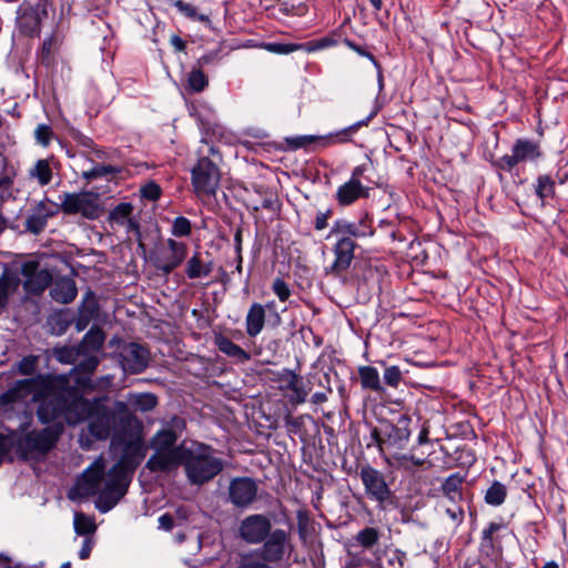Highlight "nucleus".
I'll list each match as a JSON object with an SVG mask.
<instances>
[{"mask_svg": "<svg viewBox=\"0 0 568 568\" xmlns=\"http://www.w3.org/2000/svg\"><path fill=\"white\" fill-rule=\"evenodd\" d=\"M129 485L126 470L121 462L105 473L102 457L93 462L79 478L77 489L82 496H98L97 508L106 513L125 495Z\"/></svg>", "mask_w": 568, "mask_h": 568, "instance_id": "f257e3e1", "label": "nucleus"}, {"mask_svg": "<svg viewBox=\"0 0 568 568\" xmlns=\"http://www.w3.org/2000/svg\"><path fill=\"white\" fill-rule=\"evenodd\" d=\"M88 422L79 435V443L83 448H90L94 440L106 439L114 427V417L110 408L99 400H89L71 389L67 395L64 422L69 425H78Z\"/></svg>", "mask_w": 568, "mask_h": 568, "instance_id": "f03ea898", "label": "nucleus"}, {"mask_svg": "<svg viewBox=\"0 0 568 568\" xmlns=\"http://www.w3.org/2000/svg\"><path fill=\"white\" fill-rule=\"evenodd\" d=\"M21 387L33 394V400L39 402L38 418L43 424L63 430L67 395H71L69 377L65 375L40 376L20 383Z\"/></svg>", "mask_w": 568, "mask_h": 568, "instance_id": "7ed1b4c3", "label": "nucleus"}, {"mask_svg": "<svg viewBox=\"0 0 568 568\" xmlns=\"http://www.w3.org/2000/svg\"><path fill=\"white\" fill-rule=\"evenodd\" d=\"M173 428L158 430L149 442L153 454L146 462V468L151 471L171 473L182 464L184 445H175L181 432L185 427L184 420L174 417Z\"/></svg>", "mask_w": 568, "mask_h": 568, "instance_id": "20e7f679", "label": "nucleus"}, {"mask_svg": "<svg viewBox=\"0 0 568 568\" xmlns=\"http://www.w3.org/2000/svg\"><path fill=\"white\" fill-rule=\"evenodd\" d=\"M187 480L201 486L211 481L224 469V462L215 456V450L204 444H194L185 448L182 464Z\"/></svg>", "mask_w": 568, "mask_h": 568, "instance_id": "39448f33", "label": "nucleus"}, {"mask_svg": "<svg viewBox=\"0 0 568 568\" xmlns=\"http://www.w3.org/2000/svg\"><path fill=\"white\" fill-rule=\"evenodd\" d=\"M363 235L355 223L345 220H338L334 223L328 235V237L336 239L333 248L334 262L326 268L327 274L339 275L351 266L356 247L354 239Z\"/></svg>", "mask_w": 568, "mask_h": 568, "instance_id": "423d86ee", "label": "nucleus"}, {"mask_svg": "<svg viewBox=\"0 0 568 568\" xmlns=\"http://www.w3.org/2000/svg\"><path fill=\"white\" fill-rule=\"evenodd\" d=\"M191 181L194 193L200 199L215 195L221 181V172L209 158H201L193 166Z\"/></svg>", "mask_w": 568, "mask_h": 568, "instance_id": "0eeeda50", "label": "nucleus"}, {"mask_svg": "<svg viewBox=\"0 0 568 568\" xmlns=\"http://www.w3.org/2000/svg\"><path fill=\"white\" fill-rule=\"evenodd\" d=\"M187 255V245L183 242L168 239L150 254L152 265L163 275H169L179 267Z\"/></svg>", "mask_w": 568, "mask_h": 568, "instance_id": "6e6552de", "label": "nucleus"}, {"mask_svg": "<svg viewBox=\"0 0 568 568\" xmlns=\"http://www.w3.org/2000/svg\"><path fill=\"white\" fill-rule=\"evenodd\" d=\"M61 433V427L59 426H49L42 430H32L20 442V449L31 457L43 456L52 449Z\"/></svg>", "mask_w": 568, "mask_h": 568, "instance_id": "1a4fd4ad", "label": "nucleus"}, {"mask_svg": "<svg viewBox=\"0 0 568 568\" xmlns=\"http://www.w3.org/2000/svg\"><path fill=\"white\" fill-rule=\"evenodd\" d=\"M359 477L369 499L378 503L382 508H384L387 503L392 501L393 494L386 483L384 474L366 465L361 468Z\"/></svg>", "mask_w": 568, "mask_h": 568, "instance_id": "9d476101", "label": "nucleus"}, {"mask_svg": "<svg viewBox=\"0 0 568 568\" xmlns=\"http://www.w3.org/2000/svg\"><path fill=\"white\" fill-rule=\"evenodd\" d=\"M60 209L65 214L80 213L87 219L99 216V195L92 192L65 193Z\"/></svg>", "mask_w": 568, "mask_h": 568, "instance_id": "9b49d317", "label": "nucleus"}, {"mask_svg": "<svg viewBox=\"0 0 568 568\" xmlns=\"http://www.w3.org/2000/svg\"><path fill=\"white\" fill-rule=\"evenodd\" d=\"M271 532L272 523L262 514L245 517L239 526V537L250 545L263 542Z\"/></svg>", "mask_w": 568, "mask_h": 568, "instance_id": "f8f14e48", "label": "nucleus"}, {"mask_svg": "<svg viewBox=\"0 0 568 568\" xmlns=\"http://www.w3.org/2000/svg\"><path fill=\"white\" fill-rule=\"evenodd\" d=\"M288 541L290 537L285 530L275 529L266 537L261 548L252 550L258 551L260 557L267 564L278 562L283 559L286 552Z\"/></svg>", "mask_w": 568, "mask_h": 568, "instance_id": "ddd939ff", "label": "nucleus"}, {"mask_svg": "<svg viewBox=\"0 0 568 568\" xmlns=\"http://www.w3.org/2000/svg\"><path fill=\"white\" fill-rule=\"evenodd\" d=\"M257 484L250 477L233 478L229 486V498L239 508L248 507L257 495Z\"/></svg>", "mask_w": 568, "mask_h": 568, "instance_id": "4468645a", "label": "nucleus"}, {"mask_svg": "<svg viewBox=\"0 0 568 568\" xmlns=\"http://www.w3.org/2000/svg\"><path fill=\"white\" fill-rule=\"evenodd\" d=\"M540 156L539 145L529 140H517L513 148V154L504 155L497 162V165L501 170H511L515 165L520 162L531 161Z\"/></svg>", "mask_w": 568, "mask_h": 568, "instance_id": "2eb2a0df", "label": "nucleus"}, {"mask_svg": "<svg viewBox=\"0 0 568 568\" xmlns=\"http://www.w3.org/2000/svg\"><path fill=\"white\" fill-rule=\"evenodd\" d=\"M24 288L32 294H40L51 283L52 276L48 270L40 268L38 262H27L21 267Z\"/></svg>", "mask_w": 568, "mask_h": 568, "instance_id": "dca6fc26", "label": "nucleus"}, {"mask_svg": "<svg viewBox=\"0 0 568 568\" xmlns=\"http://www.w3.org/2000/svg\"><path fill=\"white\" fill-rule=\"evenodd\" d=\"M121 358V364L125 372L138 374L148 366L149 352L136 343H130L123 347Z\"/></svg>", "mask_w": 568, "mask_h": 568, "instance_id": "f3484780", "label": "nucleus"}, {"mask_svg": "<svg viewBox=\"0 0 568 568\" xmlns=\"http://www.w3.org/2000/svg\"><path fill=\"white\" fill-rule=\"evenodd\" d=\"M59 207L50 201H40L26 221V227L33 234H39L47 225L48 219L57 214Z\"/></svg>", "mask_w": 568, "mask_h": 568, "instance_id": "a211bd4d", "label": "nucleus"}, {"mask_svg": "<svg viewBox=\"0 0 568 568\" xmlns=\"http://www.w3.org/2000/svg\"><path fill=\"white\" fill-rule=\"evenodd\" d=\"M409 425L410 418L407 415H402L396 424L388 425L385 430L386 445L398 449L404 448L412 434Z\"/></svg>", "mask_w": 568, "mask_h": 568, "instance_id": "6ab92c4d", "label": "nucleus"}, {"mask_svg": "<svg viewBox=\"0 0 568 568\" xmlns=\"http://www.w3.org/2000/svg\"><path fill=\"white\" fill-rule=\"evenodd\" d=\"M367 196L368 187L364 186L361 182H355V180H348L336 192V200L341 205H349L359 197Z\"/></svg>", "mask_w": 568, "mask_h": 568, "instance_id": "aec40b11", "label": "nucleus"}, {"mask_svg": "<svg viewBox=\"0 0 568 568\" xmlns=\"http://www.w3.org/2000/svg\"><path fill=\"white\" fill-rule=\"evenodd\" d=\"M98 312L99 305L95 297L92 294H88L79 308V314L74 323L77 331H84L89 323L98 316Z\"/></svg>", "mask_w": 568, "mask_h": 568, "instance_id": "412c9836", "label": "nucleus"}, {"mask_svg": "<svg viewBox=\"0 0 568 568\" xmlns=\"http://www.w3.org/2000/svg\"><path fill=\"white\" fill-rule=\"evenodd\" d=\"M265 324V308L260 303H253L246 315V333L250 337L258 335Z\"/></svg>", "mask_w": 568, "mask_h": 568, "instance_id": "4be33fe9", "label": "nucleus"}, {"mask_svg": "<svg viewBox=\"0 0 568 568\" xmlns=\"http://www.w3.org/2000/svg\"><path fill=\"white\" fill-rule=\"evenodd\" d=\"M214 344L220 352L224 353L229 357L236 359L240 363L248 362L251 358L248 353H246L242 347L222 334H216L214 336Z\"/></svg>", "mask_w": 568, "mask_h": 568, "instance_id": "5701e85b", "label": "nucleus"}, {"mask_svg": "<svg viewBox=\"0 0 568 568\" xmlns=\"http://www.w3.org/2000/svg\"><path fill=\"white\" fill-rule=\"evenodd\" d=\"M213 271V263L203 262L201 253L195 252L186 262L185 274L190 280H196L209 276Z\"/></svg>", "mask_w": 568, "mask_h": 568, "instance_id": "b1692460", "label": "nucleus"}, {"mask_svg": "<svg viewBox=\"0 0 568 568\" xmlns=\"http://www.w3.org/2000/svg\"><path fill=\"white\" fill-rule=\"evenodd\" d=\"M51 296L59 303L68 304L77 296V286L70 278H61L51 287Z\"/></svg>", "mask_w": 568, "mask_h": 568, "instance_id": "393cba45", "label": "nucleus"}, {"mask_svg": "<svg viewBox=\"0 0 568 568\" xmlns=\"http://www.w3.org/2000/svg\"><path fill=\"white\" fill-rule=\"evenodd\" d=\"M104 339L103 331L99 327H92L79 344L82 355L97 353L102 347Z\"/></svg>", "mask_w": 568, "mask_h": 568, "instance_id": "a878e982", "label": "nucleus"}, {"mask_svg": "<svg viewBox=\"0 0 568 568\" xmlns=\"http://www.w3.org/2000/svg\"><path fill=\"white\" fill-rule=\"evenodd\" d=\"M361 384L363 388H368L377 393H382L384 390L378 371L373 366H362L358 369Z\"/></svg>", "mask_w": 568, "mask_h": 568, "instance_id": "bb28decb", "label": "nucleus"}, {"mask_svg": "<svg viewBox=\"0 0 568 568\" xmlns=\"http://www.w3.org/2000/svg\"><path fill=\"white\" fill-rule=\"evenodd\" d=\"M287 388L293 393L291 402L293 404H303L308 395L307 389L304 386L303 378L295 373H291L287 383Z\"/></svg>", "mask_w": 568, "mask_h": 568, "instance_id": "cd10ccee", "label": "nucleus"}, {"mask_svg": "<svg viewBox=\"0 0 568 568\" xmlns=\"http://www.w3.org/2000/svg\"><path fill=\"white\" fill-rule=\"evenodd\" d=\"M74 530L78 535L92 537L97 530V525L93 517L83 513H75L73 520Z\"/></svg>", "mask_w": 568, "mask_h": 568, "instance_id": "c85d7f7f", "label": "nucleus"}, {"mask_svg": "<svg viewBox=\"0 0 568 568\" xmlns=\"http://www.w3.org/2000/svg\"><path fill=\"white\" fill-rule=\"evenodd\" d=\"M463 481V477L459 475L449 476L442 487L445 496L454 503L459 501L462 499Z\"/></svg>", "mask_w": 568, "mask_h": 568, "instance_id": "c756f323", "label": "nucleus"}, {"mask_svg": "<svg viewBox=\"0 0 568 568\" xmlns=\"http://www.w3.org/2000/svg\"><path fill=\"white\" fill-rule=\"evenodd\" d=\"M128 403L130 404V406L134 407L135 409H139L141 412H149L155 407L158 402H156V397L154 395L144 393V394H129Z\"/></svg>", "mask_w": 568, "mask_h": 568, "instance_id": "7c9ffc66", "label": "nucleus"}, {"mask_svg": "<svg viewBox=\"0 0 568 568\" xmlns=\"http://www.w3.org/2000/svg\"><path fill=\"white\" fill-rule=\"evenodd\" d=\"M30 176L37 179L40 185H47L52 180V170L48 160H38L29 172Z\"/></svg>", "mask_w": 568, "mask_h": 568, "instance_id": "2f4dec72", "label": "nucleus"}, {"mask_svg": "<svg viewBox=\"0 0 568 568\" xmlns=\"http://www.w3.org/2000/svg\"><path fill=\"white\" fill-rule=\"evenodd\" d=\"M237 568H271V566L260 557L258 551L248 550L239 555Z\"/></svg>", "mask_w": 568, "mask_h": 568, "instance_id": "473e14b6", "label": "nucleus"}, {"mask_svg": "<svg viewBox=\"0 0 568 568\" xmlns=\"http://www.w3.org/2000/svg\"><path fill=\"white\" fill-rule=\"evenodd\" d=\"M507 496L506 486L499 481H494L487 489L485 501L491 506H500Z\"/></svg>", "mask_w": 568, "mask_h": 568, "instance_id": "72a5a7b5", "label": "nucleus"}, {"mask_svg": "<svg viewBox=\"0 0 568 568\" xmlns=\"http://www.w3.org/2000/svg\"><path fill=\"white\" fill-rule=\"evenodd\" d=\"M89 375L90 374L83 373L77 368L72 369L70 375H67L74 394H78L80 389H91L93 387Z\"/></svg>", "mask_w": 568, "mask_h": 568, "instance_id": "f704fd0d", "label": "nucleus"}, {"mask_svg": "<svg viewBox=\"0 0 568 568\" xmlns=\"http://www.w3.org/2000/svg\"><path fill=\"white\" fill-rule=\"evenodd\" d=\"M54 357L62 364H73L82 352L78 346H64L53 349Z\"/></svg>", "mask_w": 568, "mask_h": 568, "instance_id": "c9c22d12", "label": "nucleus"}, {"mask_svg": "<svg viewBox=\"0 0 568 568\" xmlns=\"http://www.w3.org/2000/svg\"><path fill=\"white\" fill-rule=\"evenodd\" d=\"M356 541L365 549H371L379 540V531L376 528L367 527L359 530L355 536Z\"/></svg>", "mask_w": 568, "mask_h": 568, "instance_id": "e433bc0d", "label": "nucleus"}, {"mask_svg": "<svg viewBox=\"0 0 568 568\" xmlns=\"http://www.w3.org/2000/svg\"><path fill=\"white\" fill-rule=\"evenodd\" d=\"M207 84V77L201 69H194L187 74V90L190 92H201Z\"/></svg>", "mask_w": 568, "mask_h": 568, "instance_id": "4c0bfd02", "label": "nucleus"}, {"mask_svg": "<svg viewBox=\"0 0 568 568\" xmlns=\"http://www.w3.org/2000/svg\"><path fill=\"white\" fill-rule=\"evenodd\" d=\"M120 169L109 165V164H98L92 168L90 171L83 172L82 176L87 180H94L101 176H105L109 174L119 173Z\"/></svg>", "mask_w": 568, "mask_h": 568, "instance_id": "58836bf2", "label": "nucleus"}, {"mask_svg": "<svg viewBox=\"0 0 568 568\" xmlns=\"http://www.w3.org/2000/svg\"><path fill=\"white\" fill-rule=\"evenodd\" d=\"M133 206L130 203H120L110 213V219L119 224H124L131 215Z\"/></svg>", "mask_w": 568, "mask_h": 568, "instance_id": "ea45409f", "label": "nucleus"}, {"mask_svg": "<svg viewBox=\"0 0 568 568\" xmlns=\"http://www.w3.org/2000/svg\"><path fill=\"white\" fill-rule=\"evenodd\" d=\"M192 225L191 222L183 216H179L173 221L172 234L174 236H187L191 234Z\"/></svg>", "mask_w": 568, "mask_h": 568, "instance_id": "a19ab883", "label": "nucleus"}, {"mask_svg": "<svg viewBox=\"0 0 568 568\" xmlns=\"http://www.w3.org/2000/svg\"><path fill=\"white\" fill-rule=\"evenodd\" d=\"M262 48L273 53L288 54L298 49H302V45L292 43H265L262 45Z\"/></svg>", "mask_w": 568, "mask_h": 568, "instance_id": "79ce46f5", "label": "nucleus"}, {"mask_svg": "<svg viewBox=\"0 0 568 568\" xmlns=\"http://www.w3.org/2000/svg\"><path fill=\"white\" fill-rule=\"evenodd\" d=\"M554 181L548 175L539 176L537 184V194L542 200L554 193Z\"/></svg>", "mask_w": 568, "mask_h": 568, "instance_id": "37998d69", "label": "nucleus"}, {"mask_svg": "<svg viewBox=\"0 0 568 568\" xmlns=\"http://www.w3.org/2000/svg\"><path fill=\"white\" fill-rule=\"evenodd\" d=\"M34 136L38 143H40L42 146H48L51 142V139L53 136L52 129L47 124H39L36 128Z\"/></svg>", "mask_w": 568, "mask_h": 568, "instance_id": "c03bdc74", "label": "nucleus"}, {"mask_svg": "<svg viewBox=\"0 0 568 568\" xmlns=\"http://www.w3.org/2000/svg\"><path fill=\"white\" fill-rule=\"evenodd\" d=\"M384 381L390 387H398L402 381V372L397 366H388L384 371Z\"/></svg>", "mask_w": 568, "mask_h": 568, "instance_id": "a18cd8bd", "label": "nucleus"}, {"mask_svg": "<svg viewBox=\"0 0 568 568\" xmlns=\"http://www.w3.org/2000/svg\"><path fill=\"white\" fill-rule=\"evenodd\" d=\"M272 290L281 302H286L291 296V290L288 285L280 277L274 280Z\"/></svg>", "mask_w": 568, "mask_h": 568, "instance_id": "49530a36", "label": "nucleus"}, {"mask_svg": "<svg viewBox=\"0 0 568 568\" xmlns=\"http://www.w3.org/2000/svg\"><path fill=\"white\" fill-rule=\"evenodd\" d=\"M129 405L130 404L128 402H115L113 410L110 409L114 420L116 419V415L123 419H126L128 423H131L134 419L129 412Z\"/></svg>", "mask_w": 568, "mask_h": 568, "instance_id": "de8ad7c7", "label": "nucleus"}, {"mask_svg": "<svg viewBox=\"0 0 568 568\" xmlns=\"http://www.w3.org/2000/svg\"><path fill=\"white\" fill-rule=\"evenodd\" d=\"M141 194L143 197L148 200H158L161 195V189L160 186L154 182H149L141 189Z\"/></svg>", "mask_w": 568, "mask_h": 568, "instance_id": "09e8293b", "label": "nucleus"}, {"mask_svg": "<svg viewBox=\"0 0 568 568\" xmlns=\"http://www.w3.org/2000/svg\"><path fill=\"white\" fill-rule=\"evenodd\" d=\"M334 43V40L331 38H323L315 41L307 42L305 44H302V48H304L306 51H317L324 48H327Z\"/></svg>", "mask_w": 568, "mask_h": 568, "instance_id": "8fccbe9b", "label": "nucleus"}, {"mask_svg": "<svg viewBox=\"0 0 568 568\" xmlns=\"http://www.w3.org/2000/svg\"><path fill=\"white\" fill-rule=\"evenodd\" d=\"M87 358L84 361H82L75 368L83 372V373H88V374H91L98 366L99 364V359L97 356L94 355H85Z\"/></svg>", "mask_w": 568, "mask_h": 568, "instance_id": "3c124183", "label": "nucleus"}, {"mask_svg": "<svg viewBox=\"0 0 568 568\" xmlns=\"http://www.w3.org/2000/svg\"><path fill=\"white\" fill-rule=\"evenodd\" d=\"M13 288L11 287V281L7 276L0 277V307L4 306L8 300L9 293Z\"/></svg>", "mask_w": 568, "mask_h": 568, "instance_id": "603ef678", "label": "nucleus"}, {"mask_svg": "<svg viewBox=\"0 0 568 568\" xmlns=\"http://www.w3.org/2000/svg\"><path fill=\"white\" fill-rule=\"evenodd\" d=\"M36 365H37V357H34V356L24 357L19 363V371L24 375H30L34 372Z\"/></svg>", "mask_w": 568, "mask_h": 568, "instance_id": "864d4df0", "label": "nucleus"}, {"mask_svg": "<svg viewBox=\"0 0 568 568\" xmlns=\"http://www.w3.org/2000/svg\"><path fill=\"white\" fill-rule=\"evenodd\" d=\"M128 450L132 452L141 460L145 456L146 447L141 438H136L129 444Z\"/></svg>", "mask_w": 568, "mask_h": 568, "instance_id": "5fc2aeb1", "label": "nucleus"}, {"mask_svg": "<svg viewBox=\"0 0 568 568\" xmlns=\"http://www.w3.org/2000/svg\"><path fill=\"white\" fill-rule=\"evenodd\" d=\"M12 445L13 440L10 437L0 434V465L10 453Z\"/></svg>", "mask_w": 568, "mask_h": 568, "instance_id": "6e6d98bb", "label": "nucleus"}, {"mask_svg": "<svg viewBox=\"0 0 568 568\" xmlns=\"http://www.w3.org/2000/svg\"><path fill=\"white\" fill-rule=\"evenodd\" d=\"M405 554L395 550L392 556L387 559L388 568H404Z\"/></svg>", "mask_w": 568, "mask_h": 568, "instance_id": "4d7b16f0", "label": "nucleus"}, {"mask_svg": "<svg viewBox=\"0 0 568 568\" xmlns=\"http://www.w3.org/2000/svg\"><path fill=\"white\" fill-rule=\"evenodd\" d=\"M332 215L331 210H326L325 212H318L315 217V229L317 231H322L327 226V220Z\"/></svg>", "mask_w": 568, "mask_h": 568, "instance_id": "13d9d810", "label": "nucleus"}, {"mask_svg": "<svg viewBox=\"0 0 568 568\" xmlns=\"http://www.w3.org/2000/svg\"><path fill=\"white\" fill-rule=\"evenodd\" d=\"M92 547H93V538L87 537L83 541L81 549H80L79 557L81 559H88L91 554Z\"/></svg>", "mask_w": 568, "mask_h": 568, "instance_id": "bf43d9fd", "label": "nucleus"}, {"mask_svg": "<svg viewBox=\"0 0 568 568\" xmlns=\"http://www.w3.org/2000/svg\"><path fill=\"white\" fill-rule=\"evenodd\" d=\"M316 140H317L316 136L305 135V136L295 138V139L291 140L290 142L294 148H302V146H305Z\"/></svg>", "mask_w": 568, "mask_h": 568, "instance_id": "052dcab7", "label": "nucleus"}, {"mask_svg": "<svg viewBox=\"0 0 568 568\" xmlns=\"http://www.w3.org/2000/svg\"><path fill=\"white\" fill-rule=\"evenodd\" d=\"M365 559L357 554L348 551V560L345 568H356L364 564Z\"/></svg>", "mask_w": 568, "mask_h": 568, "instance_id": "680f3d73", "label": "nucleus"}, {"mask_svg": "<svg viewBox=\"0 0 568 568\" xmlns=\"http://www.w3.org/2000/svg\"><path fill=\"white\" fill-rule=\"evenodd\" d=\"M160 528L171 530L174 526L173 517L170 514H164L159 518Z\"/></svg>", "mask_w": 568, "mask_h": 568, "instance_id": "e2e57ef3", "label": "nucleus"}, {"mask_svg": "<svg viewBox=\"0 0 568 568\" xmlns=\"http://www.w3.org/2000/svg\"><path fill=\"white\" fill-rule=\"evenodd\" d=\"M176 7L189 17L196 16V9L193 4L183 1H178Z\"/></svg>", "mask_w": 568, "mask_h": 568, "instance_id": "0e129e2a", "label": "nucleus"}, {"mask_svg": "<svg viewBox=\"0 0 568 568\" xmlns=\"http://www.w3.org/2000/svg\"><path fill=\"white\" fill-rule=\"evenodd\" d=\"M372 438L375 442L376 446L378 447L379 452H383L384 446L386 445V436L382 437L379 430L377 428H374L372 430Z\"/></svg>", "mask_w": 568, "mask_h": 568, "instance_id": "69168bd1", "label": "nucleus"}, {"mask_svg": "<svg viewBox=\"0 0 568 568\" xmlns=\"http://www.w3.org/2000/svg\"><path fill=\"white\" fill-rule=\"evenodd\" d=\"M446 511L454 521H462L464 518V510L460 507L447 508Z\"/></svg>", "mask_w": 568, "mask_h": 568, "instance_id": "338daca9", "label": "nucleus"}, {"mask_svg": "<svg viewBox=\"0 0 568 568\" xmlns=\"http://www.w3.org/2000/svg\"><path fill=\"white\" fill-rule=\"evenodd\" d=\"M345 43L347 44V47H349L351 49H353L354 51H356L361 55H365L368 59H371L374 63H376L375 58L371 53H368L365 50H363L361 47L356 45L355 43H353L349 40H345Z\"/></svg>", "mask_w": 568, "mask_h": 568, "instance_id": "774afa93", "label": "nucleus"}]
</instances>
